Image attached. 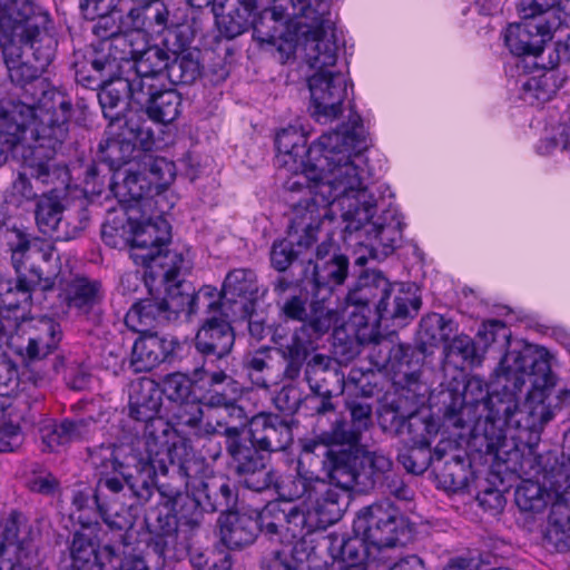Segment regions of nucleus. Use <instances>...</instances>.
I'll return each instance as SVG.
<instances>
[{
	"instance_id": "nucleus-59",
	"label": "nucleus",
	"mask_w": 570,
	"mask_h": 570,
	"mask_svg": "<svg viewBox=\"0 0 570 570\" xmlns=\"http://www.w3.org/2000/svg\"><path fill=\"white\" fill-rule=\"evenodd\" d=\"M140 161L155 194H160L174 181L176 166L173 161L164 157H155L147 154V151H145Z\"/></svg>"
},
{
	"instance_id": "nucleus-1",
	"label": "nucleus",
	"mask_w": 570,
	"mask_h": 570,
	"mask_svg": "<svg viewBox=\"0 0 570 570\" xmlns=\"http://www.w3.org/2000/svg\"><path fill=\"white\" fill-rule=\"evenodd\" d=\"M367 148L366 132L358 115H351L348 122L338 130L323 134L312 149L309 174L289 177L284 188L293 196L303 194L294 204L295 226L307 228L334 219L333 207L342 212L346 228H357L366 219V209L375 205L355 158Z\"/></svg>"
},
{
	"instance_id": "nucleus-27",
	"label": "nucleus",
	"mask_w": 570,
	"mask_h": 570,
	"mask_svg": "<svg viewBox=\"0 0 570 570\" xmlns=\"http://www.w3.org/2000/svg\"><path fill=\"white\" fill-rule=\"evenodd\" d=\"M370 397L371 393L365 392L362 395L348 394L346 396L345 407L351 415V426L344 421H336L326 434L330 441L328 445H340V448L345 449L348 445L360 444L362 432L372 424L373 407L368 401Z\"/></svg>"
},
{
	"instance_id": "nucleus-40",
	"label": "nucleus",
	"mask_w": 570,
	"mask_h": 570,
	"mask_svg": "<svg viewBox=\"0 0 570 570\" xmlns=\"http://www.w3.org/2000/svg\"><path fill=\"white\" fill-rule=\"evenodd\" d=\"M116 543L99 547L96 537L88 529L77 531L70 544V556L73 570H105L102 552L114 550Z\"/></svg>"
},
{
	"instance_id": "nucleus-51",
	"label": "nucleus",
	"mask_w": 570,
	"mask_h": 570,
	"mask_svg": "<svg viewBox=\"0 0 570 570\" xmlns=\"http://www.w3.org/2000/svg\"><path fill=\"white\" fill-rule=\"evenodd\" d=\"M63 206L57 195L42 193L36 202L35 219L39 232L56 239L59 232Z\"/></svg>"
},
{
	"instance_id": "nucleus-54",
	"label": "nucleus",
	"mask_w": 570,
	"mask_h": 570,
	"mask_svg": "<svg viewBox=\"0 0 570 570\" xmlns=\"http://www.w3.org/2000/svg\"><path fill=\"white\" fill-rule=\"evenodd\" d=\"M169 59L170 56L168 51L158 46H150L144 50L136 49L129 71H135L139 76H150L164 81Z\"/></svg>"
},
{
	"instance_id": "nucleus-45",
	"label": "nucleus",
	"mask_w": 570,
	"mask_h": 570,
	"mask_svg": "<svg viewBox=\"0 0 570 570\" xmlns=\"http://www.w3.org/2000/svg\"><path fill=\"white\" fill-rule=\"evenodd\" d=\"M140 148L135 142L127 141L117 136H110L105 142L99 145V159L109 166L115 177L122 175L124 167H130L131 164H139L142 155Z\"/></svg>"
},
{
	"instance_id": "nucleus-63",
	"label": "nucleus",
	"mask_w": 570,
	"mask_h": 570,
	"mask_svg": "<svg viewBox=\"0 0 570 570\" xmlns=\"http://www.w3.org/2000/svg\"><path fill=\"white\" fill-rule=\"evenodd\" d=\"M434 470L445 490L456 492L468 487L469 471L465 460L461 456L453 455L441 466L435 465Z\"/></svg>"
},
{
	"instance_id": "nucleus-15",
	"label": "nucleus",
	"mask_w": 570,
	"mask_h": 570,
	"mask_svg": "<svg viewBox=\"0 0 570 570\" xmlns=\"http://www.w3.org/2000/svg\"><path fill=\"white\" fill-rule=\"evenodd\" d=\"M26 101L32 104L35 110V116L30 120V125L33 124L31 132L38 142L35 149L46 148L55 153L68 136L71 100L63 92L51 88L42 90L37 104L33 98Z\"/></svg>"
},
{
	"instance_id": "nucleus-41",
	"label": "nucleus",
	"mask_w": 570,
	"mask_h": 570,
	"mask_svg": "<svg viewBox=\"0 0 570 570\" xmlns=\"http://www.w3.org/2000/svg\"><path fill=\"white\" fill-rule=\"evenodd\" d=\"M109 188L120 203L137 202L154 194L141 161L124 168L120 177L112 175Z\"/></svg>"
},
{
	"instance_id": "nucleus-38",
	"label": "nucleus",
	"mask_w": 570,
	"mask_h": 570,
	"mask_svg": "<svg viewBox=\"0 0 570 570\" xmlns=\"http://www.w3.org/2000/svg\"><path fill=\"white\" fill-rule=\"evenodd\" d=\"M304 380L312 393L343 392L344 374L340 371L338 364L324 354L311 356L305 366Z\"/></svg>"
},
{
	"instance_id": "nucleus-37",
	"label": "nucleus",
	"mask_w": 570,
	"mask_h": 570,
	"mask_svg": "<svg viewBox=\"0 0 570 570\" xmlns=\"http://www.w3.org/2000/svg\"><path fill=\"white\" fill-rule=\"evenodd\" d=\"M144 108L130 109L110 120L108 132L130 142H135L142 151L154 146V131L148 126Z\"/></svg>"
},
{
	"instance_id": "nucleus-50",
	"label": "nucleus",
	"mask_w": 570,
	"mask_h": 570,
	"mask_svg": "<svg viewBox=\"0 0 570 570\" xmlns=\"http://www.w3.org/2000/svg\"><path fill=\"white\" fill-rule=\"evenodd\" d=\"M2 535L6 543L16 547L19 558H22L32 551L37 533L22 513L13 511L4 521Z\"/></svg>"
},
{
	"instance_id": "nucleus-62",
	"label": "nucleus",
	"mask_w": 570,
	"mask_h": 570,
	"mask_svg": "<svg viewBox=\"0 0 570 570\" xmlns=\"http://www.w3.org/2000/svg\"><path fill=\"white\" fill-rule=\"evenodd\" d=\"M560 460L557 455L548 453L547 455L537 454L533 446L527 448V453L521 455L519 462V471L527 478H539L542 474L544 485L556 494L549 482L550 471L557 465Z\"/></svg>"
},
{
	"instance_id": "nucleus-18",
	"label": "nucleus",
	"mask_w": 570,
	"mask_h": 570,
	"mask_svg": "<svg viewBox=\"0 0 570 570\" xmlns=\"http://www.w3.org/2000/svg\"><path fill=\"white\" fill-rule=\"evenodd\" d=\"M366 209V219L360 222L357 228L344 227V234L355 235L357 243L368 240L373 258L386 257L392 254L402 239L403 223L393 209L384 210L374 219L376 204Z\"/></svg>"
},
{
	"instance_id": "nucleus-46",
	"label": "nucleus",
	"mask_w": 570,
	"mask_h": 570,
	"mask_svg": "<svg viewBox=\"0 0 570 570\" xmlns=\"http://www.w3.org/2000/svg\"><path fill=\"white\" fill-rule=\"evenodd\" d=\"M167 322L168 316H166L160 301L156 298L136 302L125 316L127 327L140 335L155 332L156 326Z\"/></svg>"
},
{
	"instance_id": "nucleus-28",
	"label": "nucleus",
	"mask_w": 570,
	"mask_h": 570,
	"mask_svg": "<svg viewBox=\"0 0 570 570\" xmlns=\"http://www.w3.org/2000/svg\"><path fill=\"white\" fill-rule=\"evenodd\" d=\"M314 531L306 532L301 537L285 540L291 542L294 539L297 541L293 547L286 551L273 550L269 554L265 556L262 560L263 570H326V561L316 552L314 546L305 540L307 534Z\"/></svg>"
},
{
	"instance_id": "nucleus-8",
	"label": "nucleus",
	"mask_w": 570,
	"mask_h": 570,
	"mask_svg": "<svg viewBox=\"0 0 570 570\" xmlns=\"http://www.w3.org/2000/svg\"><path fill=\"white\" fill-rule=\"evenodd\" d=\"M502 392H504L502 390ZM444 417L455 428L470 424L480 429L483 424L485 450L499 456L505 436L501 429L495 428L499 416L509 411L511 401L505 393L490 392L488 384L478 375L471 376L463 392L448 390L443 392Z\"/></svg>"
},
{
	"instance_id": "nucleus-31",
	"label": "nucleus",
	"mask_w": 570,
	"mask_h": 570,
	"mask_svg": "<svg viewBox=\"0 0 570 570\" xmlns=\"http://www.w3.org/2000/svg\"><path fill=\"white\" fill-rule=\"evenodd\" d=\"M249 438L269 455L285 451L293 443V430L291 423L279 415L259 413L249 422Z\"/></svg>"
},
{
	"instance_id": "nucleus-23",
	"label": "nucleus",
	"mask_w": 570,
	"mask_h": 570,
	"mask_svg": "<svg viewBox=\"0 0 570 570\" xmlns=\"http://www.w3.org/2000/svg\"><path fill=\"white\" fill-rule=\"evenodd\" d=\"M128 17L135 29L151 33L180 27L186 20L184 9L169 0H138L129 8Z\"/></svg>"
},
{
	"instance_id": "nucleus-3",
	"label": "nucleus",
	"mask_w": 570,
	"mask_h": 570,
	"mask_svg": "<svg viewBox=\"0 0 570 570\" xmlns=\"http://www.w3.org/2000/svg\"><path fill=\"white\" fill-rule=\"evenodd\" d=\"M161 407V391L158 384L148 377L131 382L129 387V415L144 423L142 436L130 444L107 446L102 451L106 458L121 468V473L130 482V489L141 500L150 497L153 475L157 469L164 473H191V460L186 454V446L170 442V424L158 415Z\"/></svg>"
},
{
	"instance_id": "nucleus-48",
	"label": "nucleus",
	"mask_w": 570,
	"mask_h": 570,
	"mask_svg": "<svg viewBox=\"0 0 570 570\" xmlns=\"http://www.w3.org/2000/svg\"><path fill=\"white\" fill-rule=\"evenodd\" d=\"M108 446H117L116 444H108ZM104 448H107V445H101L98 450H96L91 454L92 463L96 466H99L101 469H105L108 471L109 469L114 472H117L121 475V479L117 476H106L100 478L97 483L96 491L94 493L92 501L94 503H104L101 498L104 497V490L109 491L112 494L120 493L125 487L130 492V494L137 500L138 503L142 504L150 500V497L147 500H141L132 489H130V482H128L127 478L121 473V468L118 464H114L111 460H108L105 455L106 452L102 451Z\"/></svg>"
},
{
	"instance_id": "nucleus-32",
	"label": "nucleus",
	"mask_w": 570,
	"mask_h": 570,
	"mask_svg": "<svg viewBox=\"0 0 570 570\" xmlns=\"http://www.w3.org/2000/svg\"><path fill=\"white\" fill-rule=\"evenodd\" d=\"M327 301L328 296L314 293L305 322L293 332L315 348L318 347V341L325 334L341 326L338 325L342 320L341 313L337 308L331 307Z\"/></svg>"
},
{
	"instance_id": "nucleus-9",
	"label": "nucleus",
	"mask_w": 570,
	"mask_h": 570,
	"mask_svg": "<svg viewBox=\"0 0 570 570\" xmlns=\"http://www.w3.org/2000/svg\"><path fill=\"white\" fill-rule=\"evenodd\" d=\"M47 22L48 14L30 0H0V49L9 55L20 47L43 72L55 57L51 39L40 38Z\"/></svg>"
},
{
	"instance_id": "nucleus-58",
	"label": "nucleus",
	"mask_w": 570,
	"mask_h": 570,
	"mask_svg": "<svg viewBox=\"0 0 570 570\" xmlns=\"http://www.w3.org/2000/svg\"><path fill=\"white\" fill-rule=\"evenodd\" d=\"M554 504L547 529L546 539L559 551L570 550V510L567 508L569 503L558 500Z\"/></svg>"
},
{
	"instance_id": "nucleus-61",
	"label": "nucleus",
	"mask_w": 570,
	"mask_h": 570,
	"mask_svg": "<svg viewBox=\"0 0 570 570\" xmlns=\"http://www.w3.org/2000/svg\"><path fill=\"white\" fill-rule=\"evenodd\" d=\"M193 493L184 492L170 505L171 512L177 517L178 522L194 529L198 527L203 520V513L206 511L204 501L197 490Z\"/></svg>"
},
{
	"instance_id": "nucleus-57",
	"label": "nucleus",
	"mask_w": 570,
	"mask_h": 570,
	"mask_svg": "<svg viewBox=\"0 0 570 570\" xmlns=\"http://www.w3.org/2000/svg\"><path fill=\"white\" fill-rule=\"evenodd\" d=\"M180 105L181 98L177 91L161 87L150 99V102L144 106V110L151 120L169 124L178 117Z\"/></svg>"
},
{
	"instance_id": "nucleus-42",
	"label": "nucleus",
	"mask_w": 570,
	"mask_h": 570,
	"mask_svg": "<svg viewBox=\"0 0 570 570\" xmlns=\"http://www.w3.org/2000/svg\"><path fill=\"white\" fill-rule=\"evenodd\" d=\"M511 330L503 322L498 320L484 322L476 334L479 343L483 344V347H480L483 354L491 347L495 348L499 353H503L497 368L498 383L504 381L505 372L502 368V362L515 345L523 344L525 346L539 347L538 345L528 344L519 340L511 341Z\"/></svg>"
},
{
	"instance_id": "nucleus-26",
	"label": "nucleus",
	"mask_w": 570,
	"mask_h": 570,
	"mask_svg": "<svg viewBox=\"0 0 570 570\" xmlns=\"http://www.w3.org/2000/svg\"><path fill=\"white\" fill-rule=\"evenodd\" d=\"M226 309L207 313L203 326L198 330L195 337L196 350L206 357L216 360L225 358L235 343V334L229 321H236L235 317L225 314Z\"/></svg>"
},
{
	"instance_id": "nucleus-22",
	"label": "nucleus",
	"mask_w": 570,
	"mask_h": 570,
	"mask_svg": "<svg viewBox=\"0 0 570 570\" xmlns=\"http://www.w3.org/2000/svg\"><path fill=\"white\" fill-rule=\"evenodd\" d=\"M217 289L213 286H203L195 292L189 283L177 282L170 285L166 291V296L160 301L168 322L175 321L180 314L189 318L204 308L206 313L217 312L218 297Z\"/></svg>"
},
{
	"instance_id": "nucleus-39",
	"label": "nucleus",
	"mask_w": 570,
	"mask_h": 570,
	"mask_svg": "<svg viewBox=\"0 0 570 570\" xmlns=\"http://www.w3.org/2000/svg\"><path fill=\"white\" fill-rule=\"evenodd\" d=\"M191 489L197 490L204 501L206 512H228L237 501V493L229 480L223 475L193 478Z\"/></svg>"
},
{
	"instance_id": "nucleus-6",
	"label": "nucleus",
	"mask_w": 570,
	"mask_h": 570,
	"mask_svg": "<svg viewBox=\"0 0 570 570\" xmlns=\"http://www.w3.org/2000/svg\"><path fill=\"white\" fill-rule=\"evenodd\" d=\"M11 252V265L16 272L14 286H9V295L2 298L8 309L19 308L31 299L33 292H53L62 285L60 257L51 244L30 239L19 228L6 230Z\"/></svg>"
},
{
	"instance_id": "nucleus-44",
	"label": "nucleus",
	"mask_w": 570,
	"mask_h": 570,
	"mask_svg": "<svg viewBox=\"0 0 570 570\" xmlns=\"http://www.w3.org/2000/svg\"><path fill=\"white\" fill-rule=\"evenodd\" d=\"M455 331L456 325L452 320L438 313L425 315L420 321L416 348L423 355L432 354L442 343L448 342Z\"/></svg>"
},
{
	"instance_id": "nucleus-56",
	"label": "nucleus",
	"mask_w": 570,
	"mask_h": 570,
	"mask_svg": "<svg viewBox=\"0 0 570 570\" xmlns=\"http://www.w3.org/2000/svg\"><path fill=\"white\" fill-rule=\"evenodd\" d=\"M395 425L396 433L411 445H430L432 436L438 433L435 423L419 414L400 417Z\"/></svg>"
},
{
	"instance_id": "nucleus-11",
	"label": "nucleus",
	"mask_w": 570,
	"mask_h": 570,
	"mask_svg": "<svg viewBox=\"0 0 570 570\" xmlns=\"http://www.w3.org/2000/svg\"><path fill=\"white\" fill-rule=\"evenodd\" d=\"M558 6L570 22V0H520L518 11L521 21L511 23L504 32V42L515 56L538 57L556 28L547 14Z\"/></svg>"
},
{
	"instance_id": "nucleus-25",
	"label": "nucleus",
	"mask_w": 570,
	"mask_h": 570,
	"mask_svg": "<svg viewBox=\"0 0 570 570\" xmlns=\"http://www.w3.org/2000/svg\"><path fill=\"white\" fill-rule=\"evenodd\" d=\"M421 305V296L414 285L390 282L372 322L392 321L396 326H404L417 315Z\"/></svg>"
},
{
	"instance_id": "nucleus-47",
	"label": "nucleus",
	"mask_w": 570,
	"mask_h": 570,
	"mask_svg": "<svg viewBox=\"0 0 570 570\" xmlns=\"http://www.w3.org/2000/svg\"><path fill=\"white\" fill-rule=\"evenodd\" d=\"M165 79L173 85H191L202 73L199 51L190 48L171 50Z\"/></svg>"
},
{
	"instance_id": "nucleus-30",
	"label": "nucleus",
	"mask_w": 570,
	"mask_h": 570,
	"mask_svg": "<svg viewBox=\"0 0 570 570\" xmlns=\"http://www.w3.org/2000/svg\"><path fill=\"white\" fill-rule=\"evenodd\" d=\"M96 429L97 421L92 416L63 419L60 422L47 419L39 428L42 451L55 452L59 446L88 440Z\"/></svg>"
},
{
	"instance_id": "nucleus-64",
	"label": "nucleus",
	"mask_w": 570,
	"mask_h": 570,
	"mask_svg": "<svg viewBox=\"0 0 570 570\" xmlns=\"http://www.w3.org/2000/svg\"><path fill=\"white\" fill-rule=\"evenodd\" d=\"M1 51L10 80L20 87H32V81L37 80L42 71L29 58L26 61L21 60L23 55L20 47H16L13 52L9 51V55H6L3 49Z\"/></svg>"
},
{
	"instance_id": "nucleus-17",
	"label": "nucleus",
	"mask_w": 570,
	"mask_h": 570,
	"mask_svg": "<svg viewBox=\"0 0 570 570\" xmlns=\"http://www.w3.org/2000/svg\"><path fill=\"white\" fill-rule=\"evenodd\" d=\"M150 535L148 547L164 561L181 560L189 553V537L179 528L177 517L168 507H155L145 517Z\"/></svg>"
},
{
	"instance_id": "nucleus-21",
	"label": "nucleus",
	"mask_w": 570,
	"mask_h": 570,
	"mask_svg": "<svg viewBox=\"0 0 570 570\" xmlns=\"http://www.w3.org/2000/svg\"><path fill=\"white\" fill-rule=\"evenodd\" d=\"M390 288V281L376 269H367L358 277L355 286L346 295L352 326L366 327L374 317L377 303Z\"/></svg>"
},
{
	"instance_id": "nucleus-19",
	"label": "nucleus",
	"mask_w": 570,
	"mask_h": 570,
	"mask_svg": "<svg viewBox=\"0 0 570 570\" xmlns=\"http://www.w3.org/2000/svg\"><path fill=\"white\" fill-rule=\"evenodd\" d=\"M217 293V309H226L225 314L235 318L250 316L259 297L257 276L253 269L235 268L226 275Z\"/></svg>"
},
{
	"instance_id": "nucleus-12",
	"label": "nucleus",
	"mask_w": 570,
	"mask_h": 570,
	"mask_svg": "<svg viewBox=\"0 0 570 570\" xmlns=\"http://www.w3.org/2000/svg\"><path fill=\"white\" fill-rule=\"evenodd\" d=\"M206 433H218L225 438V450L229 456V469L238 478L239 482L249 490L262 492L272 487L277 490L278 480L276 472L268 468L269 455L258 448L248 436L244 435V429L239 426H226L223 431H216L208 425Z\"/></svg>"
},
{
	"instance_id": "nucleus-36",
	"label": "nucleus",
	"mask_w": 570,
	"mask_h": 570,
	"mask_svg": "<svg viewBox=\"0 0 570 570\" xmlns=\"http://www.w3.org/2000/svg\"><path fill=\"white\" fill-rule=\"evenodd\" d=\"M132 33L116 35L111 39L100 41L95 51V66H99L105 72L121 75L125 67L130 68L136 49L132 43Z\"/></svg>"
},
{
	"instance_id": "nucleus-14",
	"label": "nucleus",
	"mask_w": 570,
	"mask_h": 570,
	"mask_svg": "<svg viewBox=\"0 0 570 570\" xmlns=\"http://www.w3.org/2000/svg\"><path fill=\"white\" fill-rule=\"evenodd\" d=\"M356 534L377 552L404 546L412 538V525L389 500L361 509L353 523Z\"/></svg>"
},
{
	"instance_id": "nucleus-43",
	"label": "nucleus",
	"mask_w": 570,
	"mask_h": 570,
	"mask_svg": "<svg viewBox=\"0 0 570 570\" xmlns=\"http://www.w3.org/2000/svg\"><path fill=\"white\" fill-rule=\"evenodd\" d=\"M55 176L56 173L49 161L36 163L31 160L12 183V195L18 197L20 202L37 200L40 191L39 185L48 186L53 181Z\"/></svg>"
},
{
	"instance_id": "nucleus-49",
	"label": "nucleus",
	"mask_w": 570,
	"mask_h": 570,
	"mask_svg": "<svg viewBox=\"0 0 570 570\" xmlns=\"http://www.w3.org/2000/svg\"><path fill=\"white\" fill-rule=\"evenodd\" d=\"M102 298L101 283L87 277L73 278L66 289V301L70 308L88 314Z\"/></svg>"
},
{
	"instance_id": "nucleus-4",
	"label": "nucleus",
	"mask_w": 570,
	"mask_h": 570,
	"mask_svg": "<svg viewBox=\"0 0 570 570\" xmlns=\"http://www.w3.org/2000/svg\"><path fill=\"white\" fill-rule=\"evenodd\" d=\"M504 381L498 383L511 406L498 422L519 430L539 433L552 419L550 405L544 402L557 377L551 370V355L544 347L518 344L502 362Z\"/></svg>"
},
{
	"instance_id": "nucleus-16",
	"label": "nucleus",
	"mask_w": 570,
	"mask_h": 570,
	"mask_svg": "<svg viewBox=\"0 0 570 570\" xmlns=\"http://www.w3.org/2000/svg\"><path fill=\"white\" fill-rule=\"evenodd\" d=\"M60 325L52 318L23 320L16 325L13 332L6 327L3 342L18 355L27 366L46 361L61 341Z\"/></svg>"
},
{
	"instance_id": "nucleus-55",
	"label": "nucleus",
	"mask_w": 570,
	"mask_h": 570,
	"mask_svg": "<svg viewBox=\"0 0 570 570\" xmlns=\"http://www.w3.org/2000/svg\"><path fill=\"white\" fill-rule=\"evenodd\" d=\"M128 85L125 78L117 75L108 78L98 89L97 94L105 118L112 120L122 110L126 100H129Z\"/></svg>"
},
{
	"instance_id": "nucleus-29",
	"label": "nucleus",
	"mask_w": 570,
	"mask_h": 570,
	"mask_svg": "<svg viewBox=\"0 0 570 570\" xmlns=\"http://www.w3.org/2000/svg\"><path fill=\"white\" fill-rule=\"evenodd\" d=\"M315 144L306 147V137L295 127L282 129L275 138L277 166L293 173L292 177L309 174L316 161L311 153Z\"/></svg>"
},
{
	"instance_id": "nucleus-7",
	"label": "nucleus",
	"mask_w": 570,
	"mask_h": 570,
	"mask_svg": "<svg viewBox=\"0 0 570 570\" xmlns=\"http://www.w3.org/2000/svg\"><path fill=\"white\" fill-rule=\"evenodd\" d=\"M308 451L313 455V464L322 458V465L330 480L322 478L341 494V504L345 511V491L356 487L362 491L374 489L392 468V460L381 451H367L357 445L343 449L340 445L317 443L305 444L299 455Z\"/></svg>"
},
{
	"instance_id": "nucleus-60",
	"label": "nucleus",
	"mask_w": 570,
	"mask_h": 570,
	"mask_svg": "<svg viewBox=\"0 0 570 570\" xmlns=\"http://www.w3.org/2000/svg\"><path fill=\"white\" fill-rule=\"evenodd\" d=\"M257 11L254 8L225 7L217 20L218 28L226 38L234 39L250 28Z\"/></svg>"
},
{
	"instance_id": "nucleus-24",
	"label": "nucleus",
	"mask_w": 570,
	"mask_h": 570,
	"mask_svg": "<svg viewBox=\"0 0 570 570\" xmlns=\"http://www.w3.org/2000/svg\"><path fill=\"white\" fill-rule=\"evenodd\" d=\"M33 116L30 102L20 99L0 101V167L24 139Z\"/></svg>"
},
{
	"instance_id": "nucleus-53",
	"label": "nucleus",
	"mask_w": 570,
	"mask_h": 570,
	"mask_svg": "<svg viewBox=\"0 0 570 570\" xmlns=\"http://www.w3.org/2000/svg\"><path fill=\"white\" fill-rule=\"evenodd\" d=\"M272 347L262 346L244 355L243 366L250 381L259 387H268L275 379Z\"/></svg>"
},
{
	"instance_id": "nucleus-20",
	"label": "nucleus",
	"mask_w": 570,
	"mask_h": 570,
	"mask_svg": "<svg viewBox=\"0 0 570 570\" xmlns=\"http://www.w3.org/2000/svg\"><path fill=\"white\" fill-rule=\"evenodd\" d=\"M291 203L292 210L288 224V236L275 242L271 250L272 266L278 272H285L294 263L312 264L313 253L311 250L316 240V233L322 224H316L307 228L295 226L294 204L296 199L293 196L286 198Z\"/></svg>"
},
{
	"instance_id": "nucleus-2",
	"label": "nucleus",
	"mask_w": 570,
	"mask_h": 570,
	"mask_svg": "<svg viewBox=\"0 0 570 570\" xmlns=\"http://www.w3.org/2000/svg\"><path fill=\"white\" fill-rule=\"evenodd\" d=\"M313 455H299L295 472L282 478L277 493L286 502L303 505L267 503L255 515L228 511L219 518L220 540L228 549H239L253 543L262 533L271 541L301 537L306 532L325 530L343 517L341 492L312 470Z\"/></svg>"
},
{
	"instance_id": "nucleus-5",
	"label": "nucleus",
	"mask_w": 570,
	"mask_h": 570,
	"mask_svg": "<svg viewBox=\"0 0 570 570\" xmlns=\"http://www.w3.org/2000/svg\"><path fill=\"white\" fill-rule=\"evenodd\" d=\"M273 8H261L252 21L253 38L261 47L274 48L285 62L294 55L298 36L306 47L334 30L330 18V0H275Z\"/></svg>"
},
{
	"instance_id": "nucleus-10",
	"label": "nucleus",
	"mask_w": 570,
	"mask_h": 570,
	"mask_svg": "<svg viewBox=\"0 0 570 570\" xmlns=\"http://www.w3.org/2000/svg\"><path fill=\"white\" fill-rule=\"evenodd\" d=\"M337 58L334 30L306 47V60L316 71L308 77L312 116L318 122H330L342 114V104L347 96V80L342 72H333Z\"/></svg>"
},
{
	"instance_id": "nucleus-13",
	"label": "nucleus",
	"mask_w": 570,
	"mask_h": 570,
	"mask_svg": "<svg viewBox=\"0 0 570 570\" xmlns=\"http://www.w3.org/2000/svg\"><path fill=\"white\" fill-rule=\"evenodd\" d=\"M170 240V226L158 216L140 224L130 239V257L151 269L167 283L174 282L184 262L183 255L164 249Z\"/></svg>"
},
{
	"instance_id": "nucleus-35",
	"label": "nucleus",
	"mask_w": 570,
	"mask_h": 570,
	"mask_svg": "<svg viewBox=\"0 0 570 570\" xmlns=\"http://www.w3.org/2000/svg\"><path fill=\"white\" fill-rule=\"evenodd\" d=\"M177 345V340L161 336L158 332L141 334L134 343L131 363L136 371H150L165 362Z\"/></svg>"
},
{
	"instance_id": "nucleus-52",
	"label": "nucleus",
	"mask_w": 570,
	"mask_h": 570,
	"mask_svg": "<svg viewBox=\"0 0 570 570\" xmlns=\"http://www.w3.org/2000/svg\"><path fill=\"white\" fill-rule=\"evenodd\" d=\"M333 557L340 559L344 564V570H365V562L370 557L374 559V550L364 537L356 534L354 538L342 539L338 547L332 546Z\"/></svg>"
},
{
	"instance_id": "nucleus-34",
	"label": "nucleus",
	"mask_w": 570,
	"mask_h": 570,
	"mask_svg": "<svg viewBox=\"0 0 570 570\" xmlns=\"http://www.w3.org/2000/svg\"><path fill=\"white\" fill-rule=\"evenodd\" d=\"M272 341L277 346V353L284 361V368L277 376L281 381L295 382L299 379L303 368L305 370L306 363L316 348L294 333L289 338H286L279 328L274 331Z\"/></svg>"
},
{
	"instance_id": "nucleus-33",
	"label": "nucleus",
	"mask_w": 570,
	"mask_h": 570,
	"mask_svg": "<svg viewBox=\"0 0 570 570\" xmlns=\"http://www.w3.org/2000/svg\"><path fill=\"white\" fill-rule=\"evenodd\" d=\"M348 271V259L344 255L334 254L328 261H313L304 269L302 282L312 294L331 296L333 288L344 283Z\"/></svg>"
}]
</instances>
